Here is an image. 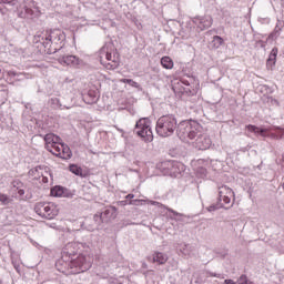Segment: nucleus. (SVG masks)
<instances>
[{
	"instance_id": "nucleus-1",
	"label": "nucleus",
	"mask_w": 284,
	"mask_h": 284,
	"mask_svg": "<svg viewBox=\"0 0 284 284\" xmlns=\"http://www.w3.org/2000/svg\"><path fill=\"white\" fill-rule=\"evenodd\" d=\"M44 142L45 150L51 152L53 156H58L59 159H63L65 161L68 159H72V151L70 150V146L63 144L59 135H55L54 133H48L44 136Z\"/></svg>"
},
{
	"instance_id": "nucleus-2",
	"label": "nucleus",
	"mask_w": 284,
	"mask_h": 284,
	"mask_svg": "<svg viewBox=\"0 0 284 284\" xmlns=\"http://www.w3.org/2000/svg\"><path fill=\"white\" fill-rule=\"evenodd\" d=\"M99 57L101 65L106 70H116L121 63V54L114 44H104L99 51Z\"/></svg>"
},
{
	"instance_id": "nucleus-3",
	"label": "nucleus",
	"mask_w": 284,
	"mask_h": 284,
	"mask_svg": "<svg viewBox=\"0 0 284 284\" xmlns=\"http://www.w3.org/2000/svg\"><path fill=\"white\" fill-rule=\"evenodd\" d=\"M203 134V126L196 121H185L180 123L178 135L182 141H194Z\"/></svg>"
},
{
	"instance_id": "nucleus-4",
	"label": "nucleus",
	"mask_w": 284,
	"mask_h": 284,
	"mask_svg": "<svg viewBox=\"0 0 284 284\" xmlns=\"http://www.w3.org/2000/svg\"><path fill=\"white\" fill-rule=\"evenodd\" d=\"M155 130L159 136L164 139L172 136L176 130V118L173 115H162L156 122Z\"/></svg>"
},
{
	"instance_id": "nucleus-5",
	"label": "nucleus",
	"mask_w": 284,
	"mask_h": 284,
	"mask_svg": "<svg viewBox=\"0 0 284 284\" xmlns=\"http://www.w3.org/2000/svg\"><path fill=\"white\" fill-rule=\"evenodd\" d=\"M63 41V32L59 29L47 31L42 38V44L48 48V52H57L61 48Z\"/></svg>"
},
{
	"instance_id": "nucleus-6",
	"label": "nucleus",
	"mask_w": 284,
	"mask_h": 284,
	"mask_svg": "<svg viewBox=\"0 0 284 284\" xmlns=\"http://www.w3.org/2000/svg\"><path fill=\"white\" fill-rule=\"evenodd\" d=\"M34 212L41 219H48L52 221L55 216H59V206L53 202H38L34 205Z\"/></svg>"
},
{
	"instance_id": "nucleus-7",
	"label": "nucleus",
	"mask_w": 284,
	"mask_h": 284,
	"mask_svg": "<svg viewBox=\"0 0 284 284\" xmlns=\"http://www.w3.org/2000/svg\"><path fill=\"white\" fill-rule=\"evenodd\" d=\"M135 134L143 139L146 143L154 141V134L152 133V122L148 118L140 119L135 124Z\"/></svg>"
},
{
	"instance_id": "nucleus-8",
	"label": "nucleus",
	"mask_w": 284,
	"mask_h": 284,
	"mask_svg": "<svg viewBox=\"0 0 284 284\" xmlns=\"http://www.w3.org/2000/svg\"><path fill=\"white\" fill-rule=\"evenodd\" d=\"M92 267L90 262V256L85 254H79L75 258L71 260L69 263L70 274H81V272H87Z\"/></svg>"
},
{
	"instance_id": "nucleus-9",
	"label": "nucleus",
	"mask_w": 284,
	"mask_h": 284,
	"mask_svg": "<svg viewBox=\"0 0 284 284\" xmlns=\"http://www.w3.org/2000/svg\"><path fill=\"white\" fill-rule=\"evenodd\" d=\"M18 17L20 19H37V17H41V10L34 0H24Z\"/></svg>"
},
{
	"instance_id": "nucleus-10",
	"label": "nucleus",
	"mask_w": 284,
	"mask_h": 284,
	"mask_svg": "<svg viewBox=\"0 0 284 284\" xmlns=\"http://www.w3.org/2000/svg\"><path fill=\"white\" fill-rule=\"evenodd\" d=\"M219 195L220 201H223L225 205H230V203H232V200L234 199V191H232V189L226 185H222L219 187Z\"/></svg>"
},
{
	"instance_id": "nucleus-11",
	"label": "nucleus",
	"mask_w": 284,
	"mask_h": 284,
	"mask_svg": "<svg viewBox=\"0 0 284 284\" xmlns=\"http://www.w3.org/2000/svg\"><path fill=\"white\" fill-rule=\"evenodd\" d=\"M194 145L195 148H197V150H210V145H212V140L210 139V136H207V134L202 133L195 139Z\"/></svg>"
},
{
	"instance_id": "nucleus-12",
	"label": "nucleus",
	"mask_w": 284,
	"mask_h": 284,
	"mask_svg": "<svg viewBox=\"0 0 284 284\" xmlns=\"http://www.w3.org/2000/svg\"><path fill=\"white\" fill-rule=\"evenodd\" d=\"M115 214H116V207L110 206L103 213H101L100 215L95 214L94 215V221H100V223H103V221H108L103 216H106V219L110 220V219H114Z\"/></svg>"
},
{
	"instance_id": "nucleus-13",
	"label": "nucleus",
	"mask_w": 284,
	"mask_h": 284,
	"mask_svg": "<svg viewBox=\"0 0 284 284\" xmlns=\"http://www.w3.org/2000/svg\"><path fill=\"white\" fill-rule=\"evenodd\" d=\"M153 263H158V265H165L169 261L168 254L163 252H154L152 255Z\"/></svg>"
},
{
	"instance_id": "nucleus-14",
	"label": "nucleus",
	"mask_w": 284,
	"mask_h": 284,
	"mask_svg": "<svg viewBox=\"0 0 284 284\" xmlns=\"http://www.w3.org/2000/svg\"><path fill=\"white\" fill-rule=\"evenodd\" d=\"M29 174H31V176H34V179H41V176H42L43 183H48V179L43 174V168H41V166H37V168L32 169L29 172Z\"/></svg>"
},
{
	"instance_id": "nucleus-15",
	"label": "nucleus",
	"mask_w": 284,
	"mask_h": 284,
	"mask_svg": "<svg viewBox=\"0 0 284 284\" xmlns=\"http://www.w3.org/2000/svg\"><path fill=\"white\" fill-rule=\"evenodd\" d=\"M246 130H248V132H254V134H260V136H267V132H270L267 129H261L253 124L246 125Z\"/></svg>"
},
{
	"instance_id": "nucleus-16",
	"label": "nucleus",
	"mask_w": 284,
	"mask_h": 284,
	"mask_svg": "<svg viewBox=\"0 0 284 284\" xmlns=\"http://www.w3.org/2000/svg\"><path fill=\"white\" fill-rule=\"evenodd\" d=\"M194 23H200V30H206V28L212 27V18L195 19Z\"/></svg>"
},
{
	"instance_id": "nucleus-17",
	"label": "nucleus",
	"mask_w": 284,
	"mask_h": 284,
	"mask_svg": "<svg viewBox=\"0 0 284 284\" xmlns=\"http://www.w3.org/2000/svg\"><path fill=\"white\" fill-rule=\"evenodd\" d=\"M276 57H278V49L277 48H273L270 55H268V59H267V62H266V65L270 68H272V65H276Z\"/></svg>"
},
{
	"instance_id": "nucleus-18",
	"label": "nucleus",
	"mask_w": 284,
	"mask_h": 284,
	"mask_svg": "<svg viewBox=\"0 0 284 284\" xmlns=\"http://www.w3.org/2000/svg\"><path fill=\"white\" fill-rule=\"evenodd\" d=\"M161 65L165 70H172V68H174V61L170 57H163L161 59Z\"/></svg>"
},
{
	"instance_id": "nucleus-19",
	"label": "nucleus",
	"mask_w": 284,
	"mask_h": 284,
	"mask_svg": "<svg viewBox=\"0 0 284 284\" xmlns=\"http://www.w3.org/2000/svg\"><path fill=\"white\" fill-rule=\"evenodd\" d=\"M59 61L62 65H72L73 63H77V57L64 55V57L60 58Z\"/></svg>"
},
{
	"instance_id": "nucleus-20",
	"label": "nucleus",
	"mask_w": 284,
	"mask_h": 284,
	"mask_svg": "<svg viewBox=\"0 0 284 284\" xmlns=\"http://www.w3.org/2000/svg\"><path fill=\"white\" fill-rule=\"evenodd\" d=\"M84 100L89 104L97 103V91H89Z\"/></svg>"
},
{
	"instance_id": "nucleus-21",
	"label": "nucleus",
	"mask_w": 284,
	"mask_h": 284,
	"mask_svg": "<svg viewBox=\"0 0 284 284\" xmlns=\"http://www.w3.org/2000/svg\"><path fill=\"white\" fill-rule=\"evenodd\" d=\"M70 172H72V174H75V176H82L83 174V169H81V166L77 165V164H71L69 166Z\"/></svg>"
},
{
	"instance_id": "nucleus-22",
	"label": "nucleus",
	"mask_w": 284,
	"mask_h": 284,
	"mask_svg": "<svg viewBox=\"0 0 284 284\" xmlns=\"http://www.w3.org/2000/svg\"><path fill=\"white\" fill-rule=\"evenodd\" d=\"M64 190L62 186H54L51 189V196H63Z\"/></svg>"
},
{
	"instance_id": "nucleus-23",
	"label": "nucleus",
	"mask_w": 284,
	"mask_h": 284,
	"mask_svg": "<svg viewBox=\"0 0 284 284\" xmlns=\"http://www.w3.org/2000/svg\"><path fill=\"white\" fill-rule=\"evenodd\" d=\"M0 203L2 205H10V203H12V200L10 199V196H8V194L0 193Z\"/></svg>"
},
{
	"instance_id": "nucleus-24",
	"label": "nucleus",
	"mask_w": 284,
	"mask_h": 284,
	"mask_svg": "<svg viewBox=\"0 0 284 284\" xmlns=\"http://www.w3.org/2000/svg\"><path fill=\"white\" fill-rule=\"evenodd\" d=\"M239 284H254V282L250 281L247 278V275H241L240 278L237 280Z\"/></svg>"
},
{
	"instance_id": "nucleus-25",
	"label": "nucleus",
	"mask_w": 284,
	"mask_h": 284,
	"mask_svg": "<svg viewBox=\"0 0 284 284\" xmlns=\"http://www.w3.org/2000/svg\"><path fill=\"white\" fill-rule=\"evenodd\" d=\"M273 139H284V129L277 130L275 133L272 134Z\"/></svg>"
},
{
	"instance_id": "nucleus-26",
	"label": "nucleus",
	"mask_w": 284,
	"mask_h": 284,
	"mask_svg": "<svg viewBox=\"0 0 284 284\" xmlns=\"http://www.w3.org/2000/svg\"><path fill=\"white\" fill-rule=\"evenodd\" d=\"M213 42L219 48L223 43V38H221L220 36H215V37H213Z\"/></svg>"
},
{
	"instance_id": "nucleus-27",
	"label": "nucleus",
	"mask_w": 284,
	"mask_h": 284,
	"mask_svg": "<svg viewBox=\"0 0 284 284\" xmlns=\"http://www.w3.org/2000/svg\"><path fill=\"white\" fill-rule=\"evenodd\" d=\"M16 193H17L18 196L21 199L22 196H24L26 190H24V189H21V186H18V187L16 189Z\"/></svg>"
},
{
	"instance_id": "nucleus-28",
	"label": "nucleus",
	"mask_w": 284,
	"mask_h": 284,
	"mask_svg": "<svg viewBox=\"0 0 284 284\" xmlns=\"http://www.w3.org/2000/svg\"><path fill=\"white\" fill-rule=\"evenodd\" d=\"M131 85V88H136L139 90V88H141V84H139V82L134 81V80H129V84Z\"/></svg>"
},
{
	"instance_id": "nucleus-29",
	"label": "nucleus",
	"mask_w": 284,
	"mask_h": 284,
	"mask_svg": "<svg viewBox=\"0 0 284 284\" xmlns=\"http://www.w3.org/2000/svg\"><path fill=\"white\" fill-rule=\"evenodd\" d=\"M18 0H0V3H6L8 6H16Z\"/></svg>"
},
{
	"instance_id": "nucleus-30",
	"label": "nucleus",
	"mask_w": 284,
	"mask_h": 284,
	"mask_svg": "<svg viewBox=\"0 0 284 284\" xmlns=\"http://www.w3.org/2000/svg\"><path fill=\"white\" fill-rule=\"evenodd\" d=\"M224 284H236V282L234 280H225Z\"/></svg>"
},
{
	"instance_id": "nucleus-31",
	"label": "nucleus",
	"mask_w": 284,
	"mask_h": 284,
	"mask_svg": "<svg viewBox=\"0 0 284 284\" xmlns=\"http://www.w3.org/2000/svg\"><path fill=\"white\" fill-rule=\"evenodd\" d=\"M9 77H17V73L14 71H8L7 73Z\"/></svg>"
},
{
	"instance_id": "nucleus-32",
	"label": "nucleus",
	"mask_w": 284,
	"mask_h": 284,
	"mask_svg": "<svg viewBox=\"0 0 284 284\" xmlns=\"http://www.w3.org/2000/svg\"><path fill=\"white\" fill-rule=\"evenodd\" d=\"M130 80H131V79H121V80H120V83H128V84H129V83H130Z\"/></svg>"
}]
</instances>
